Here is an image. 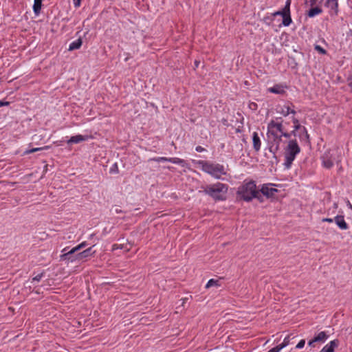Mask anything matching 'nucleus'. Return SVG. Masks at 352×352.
<instances>
[{
    "label": "nucleus",
    "instance_id": "obj_14",
    "mask_svg": "<svg viewBox=\"0 0 352 352\" xmlns=\"http://www.w3.org/2000/svg\"><path fill=\"white\" fill-rule=\"evenodd\" d=\"M253 147L256 151H258L261 148V142L260 138L256 132L252 134Z\"/></svg>",
    "mask_w": 352,
    "mask_h": 352
},
{
    "label": "nucleus",
    "instance_id": "obj_21",
    "mask_svg": "<svg viewBox=\"0 0 352 352\" xmlns=\"http://www.w3.org/2000/svg\"><path fill=\"white\" fill-rule=\"evenodd\" d=\"M292 23V19H291V16H290V14H285V16H283V24L285 25V26H288L290 25V23Z\"/></svg>",
    "mask_w": 352,
    "mask_h": 352
},
{
    "label": "nucleus",
    "instance_id": "obj_19",
    "mask_svg": "<svg viewBox=\"0 0 352 352\" xmlns=\"http://www.w3.org/2000/svg\"><path fill=\"white\" fill-rule=\"evenodd\" d=\"M269 91L271 92V93L278 94H283L285 92V91L283 89V87L279 86V85H275V86H274L272 87H270L269 89Z\"/></svg>",
    "mask_w": 352,
    "mask_h": 352
},
{
    "label": "nucleus",
    "instance_id": "obj_43",
    "mask_svg": "<svg viewBox=\"0 0 352 352\" xmlns=\"http://www.w3.org/2000/svg\"><path fill=\"white\" fill-rule=\"evenodd\" d=\"M347 206L352 210V204L349 201L347 202Z\"/></svg>",
    "mask_w": 352,
    "mask_h": 352
},
{
    "label": "nucleus",
    "instance_id": "obj_48",
    "mask_svg": "<svg viewBox=\"0 0 352 352\" xmlns=\"http://www.w3.org/2000/svg\"><path fill=\"white\" fill-rule=\"evenodd\" d=\"M65 251H66V248H64L62 252H65Z\"/></svg>",
    "mask_w": 352,
    "mask_h": 352
},
{
    "label": "nucleus",
    "instance_id": "obj_18",
    "mask_svg": "<svg viewBox=\"0 0 352 352\" xmlns=\"http://www.w3.org/2000/svg\"><path fill=\"white\" fill-rule=\"evenodd\" d=\"M322 12V10L319 7H315L311 8L308 12V16L309 17H314L317 14H320Z\"/></svg>",
    "mask_w": 352,
    "mask_h": 352
},
{
    "label": "nucleus",
    "instance_id": "obj_37",
    "mask_svg": "<svg viewBox=\"0 0 352 352\" xmlns=\"http://www.w3.org/2000/svg\"><path fill=\"white\" fill-rule=\"evenodd\" d=\"M285 13L283 12V10H279V11L276 12L274 13V15H281L283 17V16H285Z\"/></svg>",
    "mask_w": 352,
    "mask_h": 352
},
{
    "label": "nucleus",
    "instance_id": "obj_35",
    "mask_svg": "<svg viewBox=\"0 0 352 352\" xmlns=\"http://www.w3.org/2000/svg\"><path fill=\"white\" fill-rule=\"evenodd\" d=\"M9 104H10L9 102L0 100V107H3V106H8V105H9Z\"/></svg>",
    "mask_w": 352,
    "mask_h": 352
},
{
    "label": "nucleus",
    "instance_id": "obj_26",
    "mask_svg": "<svg viewBox=\"0 0 352 352\" xmlns=\"http://www.w3.org/2000/svg\"><path fill=\"white\" fill-rule=\"evenodd\" d=\"M87 245V243L85 241L81 243L80 244H79L78 245L76 246L75 248H74V250L76 252H78V250L82 249L83 248H85V246Z\"/></svg>",
    "mask_w": 352,
    "mask_h": 352
},
{
    "label": "nucleus",
    "instance_id": "obj_7",
    "mask_svg": "<svg viewBox=\"0 0 352 352\" xmlns=\"http://www.w3.org/2000/svg\"><path fill=\"white\" fill-rule=\"evenodd\" d=\"M272 184H263L261 190H259L261 195L266 196L267 198L272 197L274 193L278 190L276 188H272Z\"/></svg>",
    "mask_w": 352,
    "mask_h": 352
},
{
    "label": "nucleus",
    "instance_id": "obj_30",
    "mask_svg": "<svg viewBox=\"0 0 352 352\" xmlns=\"http://www.w3.org/2000/svg\"><path fill=\"white\" fill-rule=\"evenodd\" d=\"M258 105L256 102H252L249 104V108L252 111H256L257 109Z\"/></svg>",
    "mask_w": 352,
    "mask_h": 352
},
{
    "label": "nucleus",
    "instance_id": "obj_39",
    "mask_svg": "<svg viewBox=\"0 0 352 352\" xmlns=\"http://www.w3.org/2000/svg\"><path fill=\"white\" fill-rule=\"evenodd\" d=\"M322 221L328 222V223H332L333 221V219H331V218H324V219H322Z\"/></svg>",
    "mask_w": 352,
    "mask_h": 352
},
{
    "label": "nucleus",
    "instance_id": "obj_9",
    "mask_svg": "<svg viewBox=\"0 0 352 352\" xmlns=\"http://www.w3.org/2000/svg\"><path fill=\"white\" fill-rule=\"evenodd\" d=\"M292 122L294 123V128H295V130H299V129H302V132L304 133V138L305 141L307 142H309V135L307 133V131L306 129V128L305 126H302L300 124H299V121L298 119H296V118H293L292 119Z\"/></svg>",
    "mask_w": 352,
    "mask_h": 352
},
{
    "label": "nucleus",
    "instance_id": "obj_40",
    "mask_svg": "<svg viewBox=\"0 0 352 352\" xmlns=\"http://www.w3.org/2000/svg\"><path fill=\"white\" fill-rule=\"evenodd\" d=\"M348 81H349V86H352V73L350 74V76L348 78Z\"/></svg>",
    "mask_w": 352,
    "mask_h": 352
},
{
    "label": "nucleus",
    "instance_id": "obj_46",
    "mask_svg": "<svg viewBox=\"0 0 352 352\" xmlns=\"http://www.w3.org/2000/svg\"><path fill=\"white\" fill-rule=\"evenodd\" d=\"M199 63V61L195 60V64L196 67H198Z\"/></svg>",
    "mask_w": 352,
    "mask_h": 352
},
{
    "label": "nucleus",
    "instance_id": "obj_33",
    "mask_svg": "<svg viewBox=\"0 0 352 352\" xmlns=\"http://www.w3.org/2000/svg\"><path fill=\"white\" fill-rule=\"evenodd\" d=\"M281 346L279 345L271 349L268 352H279L281 350Z\"/></svg>",
    "mask_w": 352,
    "mask_h": 352
},
{
    "label": "nucleus",
    "instance_id": "obj_16",
    "mask_svg": "<svg viewBox=\"0 0 352 352\" xmlns=\"http://www.w3.org/2000/svg\"><path fill=\"white\" fill-rule=\"evenodd\" d=\"M82 43V38H78V39H76V41L72 42L69 44L68 50L69 51H73V50H78V49H79L81 47Z\"/></svg>",
    "mask_w": 352,
    "mask_h": 352
},
{
    "label": "nucleus",
    "instance_id": "obj_42",
    "mask_svg": "<svg viewBox=\"0 0 352 352\" xmlns=\"http://www.w3.org/2000/svg\"><path fill=\"white\" fill-rule=\"evenodd\" d=\"M290 3H291V0H287L286 1L285 6H288V7L290 8Z\"/></svg>",
    "mask_w": 352,
    "mask_h": 352
},
{
    "label": "nucleus",
    "instance_id": "obj_8",
    "mask_svg": "<svg viewBox=\"0 0 352 352\" xmlns=\"http://www.w3.org/2000/svg\"><path fill=\"white\" fill-rule=\"evenodd\" d=\"M328 338L326 332L321 331L317 336H316L313 339L310 340L308 342V345L311 347H315L316 342H324Z\"/></svg>",
    "mask_w": 352,
    "mask_h": 352
},
{
    "label": "nucleus",
    "instance_id": "obj_2",
    "mask_svg": "<svg viewBox=\"0 0 352 352\" xmlns=\"http://www.w3.org/2000/svg\"><path fill=\"white\" fill-rule=\"evenodd\" d=\"M236 194L241 199L247 202L252 201L254 198L258 199L260 201H263V196H261L259 190L256 188L254 181L244 182L239 187Z\"/></svg>",
    "mask_w": 352,
    "mask_h": 352
},
{
    "label": "nucleus",
    "instance_id": "obj_17",
    "mask_svg": "<svg viewBox=\"0 0 352 352\" xmlns=\"http://www.w3.org/2000/svg\"><path fill=\"white\" fill-rule=\"evenodd\" d=\"M42 6V0H34L33 10L36 14H38L41 12Z\"/></svg>",
    "mask_w": 352,
    "mask_h": 352
},
{
    "label": "nucleus",
    "instance_id": "obj_36",
    "mask_svg": "<svg viewBox=\"0 0 352 352\" xmlns=\"http://www.w3.org/2000/svg\"><path fill=\"white\" fill-rule=\"evenodd\" d=\"M81 0H73L74 5L75 7H79L80 5Z\"/></svg>",
    "mask_w": 352,
    "mask_h": 352
},
{
    "label": "nucleus",
    "instance_id": "obj_29",
    "mask_svg": "<svg viewBox=\"0 0 352 352\" xmlns=\"http://www.w3.org/2000/svg\"><path fill=\"white\" fill-rule=\"evenodd\" d=\"M315 50L320 52L321 54H325L327 53V51L320 45H316Z\"/></svg>",
    "mask_w": 352,
    "mask_h": 352
},
{
    "label": "nucleus",
    "instance_id": "obj_12",
    "mask_svg": "<svg viewBox=\"0 0 352 352\" xmlns=\"http://www.w3.org/2000/svg\"><path fill=\"white\" fill-rule=\"evenodd\" d=\"M335 222L341 230H347L348 224L346 223L343 216L338 215L334 218Z\"/></svg>",
    "mask_w": 352,
    "mask_h": 352
},
{
    "label": "nucleus",
    "instance_id": "obj_41",
    "mask_svg": "<svg viewBox=\"0 0 352 352\" xmlns=\"http://www.w3.org/2000/svg\"><path fill=\"white\" fill-rule=\"evenodd\" d=\"M298 130H295V128H294V130L292 131H291L289 133H292V135H294L296 136V131Z\"/></svg>",
    "mask_w": 352,
    "mask_h": 352
},
{
    "label": "nucleus",
    "instance_id": "obj_38",
    "mask_svg": "<svg viewBox=\"0 0 352 352\" xmlns=\"http://www.w3.org/2000/svg\"><path fill=\"white\" fill-rule=\"evenodd\" d=\"M195 151L197 152H202L204 151V148L203 147H201V146H197L196 148H195Z\"/></svg>",
    "mask_w": 352,
    "mask_h": 352
},
{
    "label": "nucleus",
    "instance_id": "obj_25",
    "mask_svg": "<svg viewBox=\"0 0 352 352\" xmlns=\"http://www.w3.org/2000/svg\"><path fill=\"white\" fill-rule=\"evenodd\" d=\"M323 164L324 167L330 168L333 166V162L331 160H327L323 161Z\"/></svg>",
    "mask_w": 352,
    "mask_h": 352
},
{
    "label": "nucleus",
    "instance_id": "obj_47",
    "mask_svg": "<svg viewBox=\"0 0 352 352\" xmlns=\"http://www.w3.org/2000/svg\"><path fill=\"white\" fill-rule=\"evenodd\" d=\"M187 300V298H184V299H182V300H183V303H182V304H184V302H185V300Z\"/></svg>",
    "mask_w": 352,
    "mask_h": 352
},
{
    "label": "nucleus",
    "instance_id": "obj_28",
    "mask_svg": "<svg viewBox=\"0 0 352 352\" xmlns=\"http://www.w3.org/2000/svg\"><path fill=\"white\" fill-rule=\"evenodd\" d=\"M292 136V133L284 131V129H282V133H280V138L282 139V137H285L287 138H290Z\"/></svg>",
    "mask_w": 352,
    "mask_h": 352
},
{
    "label": "nucleus",
    "instance_id": "obj_27",
    "mask_svg": "<svg viewBox=\"0 0 352 352\" xmlns=\"http://www.w3.org/2000/svg\"><path fill=\"white\" fill-rule=\"evenodd\" d=\"M305 340H301L296 345L295 348L297 349H302L305 346Z\"/></svg>",
    "mask_w": 352,
    "mask_h": 352
},
{
    "label": "nucleus",
    "instance_id": "obj_32",
    "mask_svg": "<svg viewBox=\"0 0 352 352\" xmlns=\"http://www.w3.org/2000/svg\"><path fill=\"white\" fill-rule=\"evenodd\" d=\"M118 166H117V164H114L113 165V167H112V168H111V169H110V173H118Z\"/></svg>",
    "mask_w": 352,
    "mask_h": 352
},
{
    "label": "nucleus",
    "instance_id": "obj_10",
    "mask_svg": "<svg viewBox=\"0 0 352 352\" xmlns=\"http://www.w3.org/2000/svg\"><path fill=\"white\" fill-rule=\"evenodd\" d=\"M76 253V251L74 250V248H72L71 250H69V252H65L63 253V254L60 255V260L61 261H69L71 262H74L75 261H76V254H74Z\"/></svg>",
    "mask_w": 352,
    "mask_h": 352
},
{
    "label": "nucleus",
    "instance_id": "obj_3",
    "mask_svg": "<svg viewBox=\"0 0 352 352\" xmlns=\"http://www.w3.org/2000/svg\"><path fill=\"white\" fill-rule=\"evenodd\" d=\"M228 190V185L217 182L216 184L206 186L204 187L203 192L211 197L215 201H224L226 199Z\"/></svg>",
    "mask_w": 352,
    "mask_h": 352
},
{
    "label": "nucleus",
    "instance_id": "obj_31",
    "mask_svg": "<svg viewBox=\"0 0 352 352\" xmlns=\"http://www.w3.org/2000/svg\"><path fill=\"white\" fill-rule=\"evenodd\" d=\"M43 273H41L38 275H36V276H34L33 278H32V281H39L42 277L43 276Z\"/></svg>",
    "mask_w": 352,
    "mask_h": 352
},
{
    "label": "nucleus",
    "instance_id": "obj_1",
    "mask_svg": "<svg viewBox=\"0 0 352 352\" xmlns=\"http://www.w3.org/2000/svg\"><path fill=\"white\" fill-rule=\"evenodd\" d=\"M282 122V118H279L276 120H272L267 124V137L268 142L272 144V146L270 147L271 151L274 146V153L279 149V146L282 141V139L280 138V133H282V129H283Z\"/></svg>",
    "mask_w": 352,
    "mask_h": 352
},
{
    "label": "nucleus",
    "instance_id": "obj_13",
    "mask_svg": "<svg viewBox=\"0 0 352 352\" xmlns=\"http://www.w3.org/2000/svg\"><path fill=\"white\" fill-rule=\"evenodd\" d=\"M94 252H92V247H90L85 250L76 254V260L80 261L89 256H91Z\"/></svg>",
    "mask_w": 352,
    "mask_h": 352
},
{
    "label": "nucleus",
    "instance_id": "obj_4",
    "mask_svg": "<svg viewBox=\"0 0 352 352\" xmlns=\"http://www.w3.org/2000/svg\"><path fill=\"white\" fill-rule=\"evenodd\" d=\"M300 152V148L296 140H291L285 148V168H289L295 160L296 155Z\"/></svg>",
    "mask_w": 352,
    "mask_h": 352
},
{
    "label": "nucleus",
    "instance_id": "obj_22",
    "mask_svg": "<svg viewBox=\"0 0 352 352\" xmlns=\"http://www.w3.org/2000/svg\"><path fill=\"white\" fill-rule=\"evenodd\" d=\"M48 148H49V146L34 148H32V149L26 150L24 152V154L32 153H34V152H36V151H41V150H44V149H47Z\"/></svg>",
    "mask_w": 352,
    "mask_h": 352
},
{
    "label": "nucleus",
    "instance_id": "obj_24",
    "mask_svg": "<svg viewBox=\"0 0 352 352\" xmlns=\"http://www.w3.org/2000/svg\"><path fill=\"white\" fill-rule=\"evenodd\" d=\"M290 344V336H287L285 338L283 342L279 344L280 346H281V349H283L284 347L287 346Z\"/></svg>",
    "mask_w": 352,
    "mask_h": 352
},
{
    "label": "nucleus",
    "instance_id": "obj_44",
    "mask_svg": "<svg viewBox=\"0 0 352 352\" xmlns=\"http://www.w3.org/2000/svg\"><path fill=\"white\" fill-rule=\"evenodd\" d=\"M118 245H116V244L113 245V250H116V249H118Z\"/></svg>",
    "mask_w": 352,
    "mask_h": 352
},
{
    "label": "nucleus",
    "instance_id": "obj_45",
    "mask_svg": "<svg viewBox=\"0 0 352 352\" xmlns=\"http://www.w3.org/2000/svg\"><path fill=\"white\" fill-rule=\"evenodd\" d=\"M289 113L295 114L296 111L294 110H290L289 109Z\"/></svg>",
    "mask_w": 352,
    "mask_h": 352
},
{
    "label": "nucleus",
    "instance_id": "obj_20",
    "mask_svg": "<svg viewBox=\"0 0 352 352\" xmlns=\"http://www.w3.org/2000/svg\"><path fill=\"white\" fill-rule=\"evenodd\" d=\"M220 286L219 280H214V279H210L208 282L207 283L206 287L209 288L211 287H219Z\"/></svg>",
    "mask_w": 352,
    "mask_h": 352
},
{
    "label": "nucleus",
    "instance_id": "obj_15",
    "mask_svg": "<svg viewBox=\"0 0 352 352\" xmlns=\"http://www.w3.org/2000/svg\"><path fill=\"white\" fill-rule=\"evenodd\" d=\"M337 346L338 341L336 340H332L328 344L324 346L320 352H333Z\"/></svg>",
    "mask_w": 352,
    "mask_h": 352
},
{
    "label": "nucleus",
    "instance_id": "obj_34",
    "mask_svg": "<svg viewBox=\"0 0 352 352\" xmlns=\"http://www.w3.org/2000/svg\"><path fill=\"white\" fill-rule=\"evenodd\" d=\"M282 10H283V12L285 13V14H290V8H289L288 6H285Z\"/></svg>",
    "mask_w": 352,
    "mask_h": 352
},
{
    "label": "nucleus",
    "instance_id": "obj_23",
    "mask_svg": "<svg viewBox=\"0 0 352 352\" xmlns=\"http://www.w3.org/2000/svg\"><path fill=\"white\" fill-rule=\"evenodd\" d=\"M277 111L284 116H287L289 114V107L285 106L280 107V110H278Z\"/></svg>",
    "mask_w": 352,
    "mask_h": 352
},
{
    "label": "nucleus",
    "instance_id": "obj_6",
    "mask_svg": "<svg viewBox=\"0 0 352 352\" xmlns=\"http://www.w3.org/2000/svg\"><path fill=\"white\" fill-rule=\"evenodd\" d=\"M150 161H155L157 162H169L173 164H179L182 166H184L185 164V161L182 159L178 158V157H153L150 159Z\"/></svg>",
    "mask_w": 352,
    "mask_h": 352
},
{
    "label": "nucleus",
    "instance_id": "obj_5",
    "mask_svg": "<svg viewBox=\"0 0 352 352\" xmlns=\"http://www.w3.org/2000/svg\"><path fill=\"white\" fill-rule=\"evenodd\" d=\"M199 164L201 165L203 171L216 179H220L222 175L226 174L224 166L221 164H213L206 161H199Z\"/></svg>",
    "mask_w": 352,
    "mask_h": 352
},
{
    "label": "nucleus",
    "instance_id": "obj_11",
    "mask_svg": "<svg viewBox=\"0 0 352 352\" xmlns=\"http://www.w3.org/2000/svg\"><path fill=\"white\" fill-rule=\"evenodd\" d=\"M88 138H89L88 135H77L71 137L70 139L68 140L67 142L68 144H78L80 142L87 140Z\"/></svg>",
    "mask_w": 352,
    "mask_h": 352
}]
</instances>
